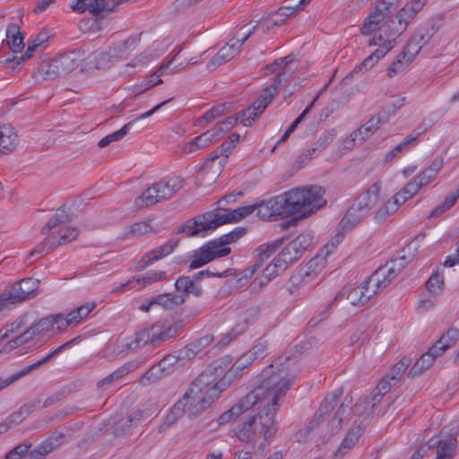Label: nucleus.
Masks as SVG:
<instances>
[{
  "instance_id": "1",
  "label": "nucleus",
  "mask_w": 459,
  "mask_h": 459,
  "mask_svg": "<svg viewBox=\"0 0 459 459\" xmlns=\"http://www.w3.org/2000/svg\"><path fill=\"white\" fill-rule=\"evenodd\" d=\"M325 190L320 186L297 187L286 191L267 201L255 204L257 216L263 221L299 214L284 223L283 228L296 225L299 219L310 216L326 204Z\"/></svg>"
},
{
  "instance_id": "2",
  "label": "nucleus",
  "mask_w": 459,
  "mask_h": 459,
  "mask_svg": "<svg viewBox=\"0 0 459 459\" xmlns=\"http://www.w3.org/2000/svg\"><path fill=\"white\" fill-rule=\"evenodd\" d=\"M294 379L293 375H284L281 369L277 372L273 370L271 373L264 372L261 385L255 387L238 403L231 406V417L246 412L255 404H259V411L264 410V412L266 410L275 408L277 413L281 402L293 385Z\"/></svg>"
},
{
  "instance_id": "3",
  "label": "nucleus",
  "mask_w": 459,
  "mask_h": 459,
  "mask_svg": "<svg viewBox=\"0 0 459 459\" xmlns=\"http://www.w3.org/2000/svg\"><path fill=\"white\" fill-rule=\"evenodd\" d=\"M206 375H199L190 385L183 397L178 400L190 419L202 414L225 390V384L208 385Z\"/></svg>"
},
{
  "instance_id": "4",
  "label": "nucleus",
  "mask_w": 459,
  "mask_h": 459,
  "mask_svg": "<svg viewBox=\"0 0 459 459\" xmlns=\"http://www.w3.org/2000/svg\"><path fill=\"white\" fill-rule=\"evenodd\" d=\"M69 221L70 216L64 209L57 210L55 215L41 230V232L48 234V237L30 252V255L37 254L39 256H43L53 247L75 239L79 234V230L75 227L66 226Z\"/></svg>"
},
{
  "instance_id": "5",
  "label": "nucleus",
  "mask_w": 459,
  "mask_h": 459,
  "mask_svg": "<svg viewBox=\"0 0 459 459\" xmlns=\"http://www.w3.org/2000/svg\"><path fill=\"white\" fill-rule=\"evenodd\" d=\"M264 410L259 411L256 415L248 417V419L238 426L235 430V436L238 439L255 443L258 438L264 437L269 440L278 431V422L275 420L276 409Z\"/></svg>"
},
{
  "instance_id": "6",
  "label": "nucleus",
  "mask_w": 459,
  "mask_h": 459,
  "mask_svg": "<svg viewBox=\"0 0 459 459\" xmlns=\"http://www.w3.org/2000/svg\"><path fill=\"white\" fill-rule=\"evenodd\" d=\"M224 202H226V197L219 201V206L216 209L186 221L181 225L178 233H186L188 237H204L220 226L229 223L230 210L222 206Z\"/></svg>"
},
{
  "instance_id": "7",
  "label": "nucleus",
  "mask_w": 459,
  "mask_h": 459,
  "mask_svg": "<svg viewBox=\"0 0 459 459\" xmlns=\"http://www.w3.org/2000/svg\"><path fill=\"white\" fill-rule=\"evenodd\" d=\"M182 324L180 322L172 325L157 322L151 327L136 332L127 341L126 347L128 350H137L146 345L156 347L161 342L176 337L179 333Z\"/></svg>"
},
{
  "instance_id": "8",
  "label": "nucleus",
  "mask_w": 459,
  "mask_h": 459,
  "mask_svg": "<svg viewBox=\"0 0 459 459\" xmlns=\"http://www.w3.org/2000/svg\"><path fill=\"white\" fill-rule=\"evenodd\" d=\"M31 314H23L0 329V355L7 353L31 341Z\"/></svg>"
},
{
  "instance_id": "9",
  "label": "nucleus",
  "mask_w": 459,
  "mask_h": 459,
  "mask_svg": "<svg viewBox=\"0 0 459 459\" xmlns=\"http://www.w3.org/2000/svg\"><path fill=\"white\" fill-rule=\"evenodd\" d=\"M184 186L185 179L178 176L172 177L167 181L156 182L134 199V206L143 209L170 199Z\"/></svg>"
},
{
  "instance_id": "10",
  "label": "nucleus",
  "mask_w": 459,
  "mask_h": 459,
  "mask_svg": "<svg viewBox=\"0 0 459 459\" xmlns=\"http://www.w3.org/2000/svg\"><path fill=\"white\" fill-rule=\"evenodd\" d=\"M230 233L214 238L204 244L198 249L189 253V268L195 270L210 263L215 258L225 256L230 254Z\"/></svg>"
},
{
  "instance_id": "11",
  "label": "nucleus",
  "mask_w": 459,
  "mask_h": 459,
  "mask_svg": "<svg viewBox=\"0 0 459 459\" xmlns=\"http://www.w3.org/2000/svg\"><path fill=\"white\" fill-rule=\"evenodd\" d=\"M313 236L310 233H301L277 255L276 262L280 268H288L290 264L299 260L303 253L312 245Z\"/></svg>"
},
{
  "instance_id": "12",
  "label": "nucleus",
  "mask_w": 459,
  "mask_h": 459,
  "mask_svg": "<svg viewBox=\"0 0 459 459\" xmlns=\"http://www.w3.org/2000/svg\"><path fill=\"white\" fill-rule=\"evenodd\" d=\"M400 0H380L372 12L365 19L360 28L362 35H369L377 30L378 24L385 19L386 16L396 11Z\"/></svg>"
},
{
  "instance_id": "13",
  "label": "nucleus",
  "mask_w": 459,
  "mask_h": 459,
  "mask_svg": "<svg viewBox=\"0 0 459 459\" xmlns=\"http://www.w3.org/2000/svg\"><path fill=\"white\" fill-rule=\"evenodd\" d=\"M39 284V281L33 278H24L13 283L7 293L0 296L4 299L2 303L5 307L8 300L14 304L36 296Z\"/></svg>"
},
{
  "instance_id": "14",
  "label": "nucleus",
  "mask_w": 459,
  "mask_h": 459,
  "mask_svg": "<svg viewBox=\"0 0 459 459\" xmlns=\"http://www.w3.org/2000/svg\"><path fill=\"white\" fill-rule=\"evenodd\" d=\"M166 278L167 273L165 271L150 270L142 276L135 275L126 281L120 283L111 290V293L115 294L131 290H139L147 285L165 280Z\"/></svg>"
},
{
  "instance_id": "15",
  "label": "nucleus",
  "mask_w": 459,
  "mask_h": 459,
  "mask_svg": "<svg viewBox=\"0 0 459 459\" xmlns=\"http://www.w3.org/2000/svg\"><path fill=\"white\" fill-rule=\"evenodd\" d=\"M409 22L400 11L395 15L389 14L380 22L381 25L378 24L377 29L380 31L378 40L392 39L394 43L395 39L406 30Z\"/></svg>"
},
{
  "instance_id": "16",
  "label": "nucleus",
  "mask_w": 459,
  "mask_h": 459,
  "mask_svg": "<svg viewBox=\"0 0 459 459\" xmlns=\"http://www.w3.org/2000/svg\"><path fill=\"white\" fill-rule=\"evenodd\" d=\"M230 150V143L225 140L222 144L217 148L210 156L208 160L203 165L202 174L208 173L212 169V173L209 178V181H215L221 175L222 169H224L229 163L228 153Z\"/></svg>"
},
{
  "instance_id": "17",
  "label": "nucleus",
  "mask_w": 459,
  "mask_h": 459,
  "mask_svg": "<svg viewBox=\"0 0 459 459\" xmlns=\"http://www.w3.org/2000/svg\"><path fill=\"white\" fill-rule=\"evenodd\" d=\"M78 339H79V337H75V338L66 342L65 343L60 345L59 347L55 349L52 352H50L49 354L45 356L43 359L38 360L37 362H35L30 366L25 367L19 372L13 374L12 376H10L8 377H4V378L0 377V391L2 389L5 388L6 386L10 385L16 380L20 379L21 377L26 376L30 371L39 368L40 366H42L43 364H45L47 362H48L52 358L57 356L65 349L70 348Z\"/></svg>"
},
{
  "instance_id": "18",
  "label": "nucleus",
  "mask_w": 459,
  "mask_h": 459,
  "mask_svg": "<svg viewBox=\"0 0 459 459\" xmlns=\"http://www.w3.org/2000/svg\"><path fill=\"white\" fill-rule=\"evenodd\" d=\"M84 48H78L64 52L55 57L57 64L56 70L59 71L61 76H65L76 68H80L82 72L84 63Z\"/></svg>"
},
{
  "instance_id": "19",
  "label": "nucleus",
  "mask_w": 459,
  "mask_h": 459,
  "mask_svg": "<svg viewBox=\"0 0 459 459\" xmlns=\"http://www.w3.org/2000/svg\"><path fill=\"white\" fill-rule=\"evenodd\" d=\"M230 373V358L224 356L215 360L211 366H209L200 375H206L207 384L217 385L219 383L225 384V390L230 386V380L227 379V376Z\"/></svg>"
},
{
  "instance_id": "20",
  "label": "nucleus",
  "mask_w": 459,
  "mask_h": 459,
  "mask_svg": "<svg viewBox=\"0 0 459 459\" xmlns=\"http://www.w3.org/2000/svg\"><path fill=\"white\" fill-rule=\"evenodd\" d=\"M370 283H373L368 278L363 281L360 286L356 287H345L342 291L336 296L338 299L340 296L346 294V299L353 306H363L365 305L371 297H373L377 290H369Z\"/></svg>"
},
{
  "instance_id": "21",
  "label": "nucleus",
  "mask_w": 459,
  "mask_h": 459,
  "mask_svg": "<svg viewBox=\"0 0 459 459\" xmlns=\"http://www.w3.org/2000/svg\"><path fill=\"white\" fill-rule=\"evenodd\" d=\"M82 72L92 69H104L112 66L116 62L109 48L106 51H91L84 49Z\"/></svg>"
},
{
  "instance_id": "22",
  "label": "nucleus",
  "mask_w": 459,
  "mask_h": 459,
  "mask_svg": "<svg viewBox=\"0 0 459 459\" xmlns=\"http://www.w3.org/2000/svg\"><path fill=\"white\" fill-rule=\"evenodd\" d=\"M170 100H171V99L160 102V104L153 107L152 109L141 114L136 118L129 121L127 124L123 126L119 130L106 135L98 143V146L100 148H104L114 142H117V141L121 140L123 137H125L128 134V132L130 131V129L132 128L133 125L135 122L144 119V118H147V117H150L152 115H153L156 111H158L161 107H163L165 104H167Z\"/></svg>"
},
{
  "instance_id": "23",
  "label": "nucleus",
  "mask_w": 459,
  "mask_h": 459,
  "mask_svg": "<svg viewBox=\"0 0 459 459\" xmlns=\"http://www.w3.org/2000/svg\"><path fill=\"white\" fill-rule=\"evenodd\" d=\"M389 115L385 111H379L374 115L368 121H367L359 129L351 133V137L352 142L359 141L364 142L369 135L373 134L382 125L388 121Z\"/></svg>"
},
{
  "instance_id": "24",
  "label": "nucleus",
  "mask_w": 459,
  "mask_h": 459,
  "mask_svg": "<svg viewBox=\"0 0 459 459\" xmlns=\"http://www.w3.org/2000/svg\"><path fill=\"white\" fill-rule=\"evenodd\" d=\"M178 242L179 241L177 238H169L163 245L159 246L145 253L140 261L141 268L144 269L153 263L161 260L162 258L173 253L177 248Z\"/></svg>"
},
{
  "instance_id": "25",
  "label": "nucleus",
  "mask_w": 459,
  "mask_h": 459,
  "mask_svg": "<svg viewBox=\"0 0 459 459\" xmlns=\"http://www.w3.org/2000/svg\"><path fill=\"white\" fill-rule=\"evenodd\" d=\"M318 257L311 259L307 264V270H300L298 274L290 277V291L293 293L299 286H310L318 282V273L314 269Z\"/></svg>"
},
{
  "instance_id": "26",
  "label": "nucleus",
  "mask_w": 459,
  "mask_h": 459,
  "mask_svg": "<svg viewBox=\"0 0 459 459\" xmlns=\"http://www.w3.org/2000/svg\"><path fill=\"white\" fill-rule=\"evenodd\" d=\"M141 40V34L132 35L125 40H120L109 46V49L115 62H119L128 57Z\"/></svg>"
},
{
  "instance_id": "27",
  "label": "nucleus",
  "mask_w": 459,
  "mask_h": 459,
  "mask_svg": "<svg viewBox=\"0 0 459 459\" xmlns=\"http://www.w3.org/2000/svg\"><path fill=\"white\" fill-rule=\"evenodd\" d=\"M435 444L431 455H436L435 459H452L455 456V451L457 447V438L452 435L445 439L435 437Z\"/></svg>"
},
{
  "instance_id": "28",
  "label": "nucleus",
  "mask_w": 459,
  "mask_h": 459,
  "mask_svg": "<svg viewBox=\"0 0 459 459\" xmlns=\"http://www.w3.org/2000/svg\"><path fill=\"white\" fill-rule=\"evenodd\" d=\"M369 213L370 212L362 209L361 206H359L354 203L347 211L344 217L341 220L338 227L342 230H350L366 219Z\"/></svg>"
},
{
  "instance_id": "29",
  "label": "nucleus",
  "mask_w": 459,
  "mask_h": 459,
  "mask_svg": "<svg viewBox=\"0 0 459 459\" xmlns=\"http://www.w3.org/2000/svg\"><path fill=\"white\" fill-rule=\"evenodd\" d=\"M157 56L158 55L156 53L144 50L134 57L129 63L125 65L121 71V74L124 76H130L145 67L152 60L155 59Z\"/></svg>"
},
{
  "instance_id": "30",
  "label": "nucleus",
  "mask_w": 459,
  "mask_h": 459,
  "mask_svg": "<svg viewBox=\"0 0 459 459\" xmlns=\"http://www.w3.org/2000/svg\"><path fill=\"white\" fill-rule=\"evenodd\" d=\"M342 394L343 390L342 388L327 394L316 412L313 421L316 420L317 423L324 421L325 420V416L336 407Z\"/></svg>"
},
{
  "instance_id": "31",
  "label": "nucleus",
  "mask_w": 459,
  "mask_h": 459,
  "mask_svg": "<svg viewBox=\"0 0 459 459\" xmlns=\"http://www.w3.org/2000/svg\"><path fill=\"white\" fill-rule=\"evenodd\" d=\"M63 437V434L50 436L32 449L29 453L27 459H44L47 455L61 444Z\"/></svg>"
},
{
  "instance_id": "32",
  "label": "nucleus",
  "mask_w": 459,
  "mask_h": 459,
  "mask_svg": "<svg viewBox=\"0 0 459 459\" xmlns=\"http://www.w3.org/2000/svg\"><path fill=\"white\" fill-rule=\"evenodd\" d=\"M398 272L393 266H387L386 264L378 268L373 274L368 277L376 289L381 290L385 289L390 285L394 278L398 275Z\"/></svg>"
},
{
  "instance_id": "33",
  "label": "nucleus",
  "mask_w": 459,
  "mask_h": 459,
  "mask_svg": "<svg viewBox=\"0 0 459 459\" xmlns=\"http://www.w3.org/2000/svg\"><path fill=\"white\" fill-rule=\"evenodd\" d=\"M441 356L434 347L431 346L429 350L417 359L408 372V376L411 378L422 374L425 370L429 369L434 363L436 358Z\"/></svg>"
},
{
  "instance_id": "34",
  "label": "nucleus",
  "mask_w": 459,
  "mask_h": 459,
  "mask_svg": "<svg viewBox=\"0 0 459 459\" xmlns=\"http://www.w3.org/2000/svg\"><path fill=\"white\" fill-rule=\"evenodd\" d=\"M212 340L213 337L212 335L206 334L193 341L188 345L179 350V357L185 360L194 359L198 353L208 347L212 343Z\"/></svg>"
},
{
  "instance_id": "35",
  "label": "nucleus",
  "mask_w": 459,
  "mask_h": 459,
  "mask_svg": "<svg viewBox=\"0 0 459 459\" xmlns=\"http://www.w3.org/2000/svg\"><path fill=\"white\" fill-rule=\"evenodd\" d=\"M17 137V134L12 126H0V155L8 154L16 147Z\"/></svg>"
},
{
  "instance_id": "36",
  "label": "nucleus",
  "mask_w": 459,
  "mask_h": 459,
  "mask_svg": "<svg viewBox=\"0 0 459 459\" xmlns=\"http://www.w3.org/2000/svg\"><path fill=\"white\" fill-rule=\"evenodd\" d=\"M380 183L375 182L362 195H360L354 203L361 206L362 209L370 212L371 209L377 204L379 199Z\"/></svg>"
},
{
  "instance_id": "37",
  "label": "nucleus",
  "mask_w": 459,
  "mask_h": 459,
  "mask_svg": "<svg viewBox=\"0 0 459 459\" xmlns=\"http://www.w3.org/2000/svg\"><path fill=\"white\" fill-rule=\"evenodd\" d=\"M56 67H57V64L55 57L52 59L44 60L38 66L37 71L33 74V77L39 82L53 80L60 77L61 74Z\"/></svg>"
},
{
  "instance_id": "38",
  "label": "nucleus",
  "mask_w": 459,
  "mask_h": 459,
  "mask_svg": "<svg viewBox=\"0 0 459 459\" xmlns=\"http://www.w3.org/2000/svg\"><path fill=\"white\" fill-rule=\"evenodd\" d=\"M54 318L51 316L43 317L38 321H35L34 318L31 319V340L34 337L41 336L46 338H50L55 335V326L53 325Z\"/></svg>"
},
{
  "instance_id": "39",
  "label": "nucleus",
  "mask_w": 459,
  "mask_h": 459,
  "mask_svg": "<svg viewBox=\"0 0 459 459\" xmlns=\"http://www.w3.org/2000/svg\"><path fill=\"white\" fill-rule=\"evenodd\" d=\"M364 429L360 426L351 429L341 443L338 451L334 454V459H341L351 448L354 446Z\"/></svg>"
},
{
  "instance_id": "40",
  "label": "nucleus",
  "mask_w": 459,
  "mask_h": 459,
  "mask_svg": "<svg viewBox=\"0 0 459 459\" xmlns=\"http://www.w3.org/2000/svg\"><path fill=\"white\" fill-rule=\"evenodd\" d=\"M141 361L139 360H132L125 365L118 368L117 370L113 371L111 374L100 380L97 384L98 387H102L106 385H109L113 382H116L121 379L123 377L127 375L130 371L135 369L140 365Z\"/></svg>"
},
{
  "instance_id": "41",
  "label": "nucleus",
  "mask_w": 459,
  "mask_h": 459,
  "mask_svg": "<svg viewBox=\"0 0 459 459\" xmlns=\"http://www.w3.org/2000/svg\"><path fill=\"white\" fill-rule=\"evenodd\" d=\"M458 339L459 330L450 327L432 346L442 355L447 349L455 346Z\"/></svg>"
},
{
  "instance_id": "42",
  "label": "nucleus",
  "mask_w": 459,
  "mask_h": 459,
  "mask_svg": "<svg viewBox=\"0 0 459 459\" xmlns=\"http://www.w3.org/2000/svg\"><path fill=\"white\" fill-rule=\"evenodd\" d=\"M6 43L13 53L21 52L24 48L23 38L17 24L10 23L7 26Z\"/></svg>"
},
{
  "instance_id": "43",
  "label": "nucleus",
  "mask_w": 459,
  "mask_h": 459,
  "mask_svg": "<svg viewBox=\"0 0 459 459\" xmlns=\"http://www.w3.org/2000/svg\"><path fill=\"white\" fill-rule=\"evenodd\" d=\"M295 61L296 58L294 55H288L281 58V70L273 79L275 83L281 86L283 81H287L288 78L294 74L297 68L294 65Z\"/></svg>"
},
{
  "instance_id": "44",
  "label": "nucleus",
  "mask_w": 459,
  "mask_h": 459,
  "mask_svg": "<svg viewBox=\"0 0 459 459\" xmlns=\"http://www.w3.org/2000/svg\"><path fill=\"white\" fill-rule=\"evenodd\" d=\"M257 268H259L258 264H254L252 266L247 267L243 271L231 268V289H239L245 286L247 283L248 279L252 277Z\"/></svg>"
},
{
  "instance_id": "45",
  "label": "nucleus",
  "mask_w": 459,
  "mask_h": 459,
  "mask_svg": "<svg viewBox=\"0 0 459 459\" xmlns=\"http://www.w3.org/2000/svg\"><path fill=\"white\" fill-rule=\"evenodd\" d=\"M384 395L385 394L375 389L370 395L366 396L363 401L354 405V413L356 415L368 413V410L371 411L376 404L381 402Z\"/></svg>"
},
{
  "instance_id": "46",
  "label": "nucleus",
  "mask_w": 459,
  "mask_h": 459,
  "mask_svg": "<svg viewBox=\"0 0 459 459\" xmlns=\"http://www.w3.org/2000/svg\"><path fill=\"white\" fill-rule=\"evenodd\" d=\"M230 106L227 102L215 105L202 117H199V123L203 121H212L213 119L222 118V120L228 121L230 118Z\"/></svg>"
},
{
  "instance_id": "47",
  "label": "nucleus",
  "mask_w": 459,
  "mask_h": 459,
  "mask_svg": "<svg viewBox=\"0 0 459 459\" xmlns=\"http://www.w3.org/2000/svg\"><path fill=\"white\" fill-rule=\"evenodd\" d=\"M185 302V296L178 293H165L152 299V303L160 305L166 309H170L176 305Z\"/></svg>"
},
{
  "instance_id": "48",
  "label": "nucleus",
  "mask_w": 459,
  "mask_h": 459,
  "mask_svg": "<svg viewBox=\"0 0 459 459\" xmlns=\"http://www.w3.org/2000/svg\"><path fill=\"white\" fill-rule=\"evenodd\" d=\"M152 230V225L148 221H138L126 228L122 233V238H134L146 235Z\"/></svg>"
},
{
  "instance_id": "49",
  "label": "nucleus",
  "mask_w": 459,
  "mask_h": 459,
  "mask_svg": "<svg viewBox=\"0 0 459 459\" xmlns=\"http://www.w3.org/2000/svg\"><path fill=\"white\" fill-rule=\"evenodd\" d=\"M96 307L95 302H88L74 310L70 311L66 316L71 326L79 325Z\"/></svg>"
},
{
  "instance_id": "50",
  "label": "nucleus",
  "mask_w": 459,
  "mask_h": 459,
  "mask_svg": "<svg viewBox=\"0 0 459 459\" xmlns=\"http://www.w3.org/2000/svg\"><path fill=\"white\" fill-rule=\"evenodd\" d=\"M352 410V397L345 396L343 402L341 403L336 412L333 415V420L330 421L333 429H340L341 424L345 417H347ZM354 410V407H353Z\"/></svg>"
},
{
  "instance_id": "51",
  "label": "nucleus",
  "mask_w": 459,
  "mask_h": 459,
  "mask_svg": "<svg viewBox=\"0 0 459 459\" xmlns=\"http://www.w3.org/2000/svg\"><path fill=\"white\" fill-rule=\"evenodd\" d=\"M283 243V238L276 239L271 243L261 245L257 249V260L255 264H261L267 260Z\"/></svg>"
},
{
  "instance_id": "52",
  "label": "nucleus",
  "mask_w": 459,
  "mask_h": 459,
  "mask_svg": "<svg viewBox=\"0 0 459 459\" xmlns=\"http://www.w3.org/2000/svg\"><path fill=\"white\" fill-rule=\"evenodd\" d=\"M39 404V400L30 401L22 405L17 411H14L10 415V422L13 424H18L31 414Z\"/></svg>"
},
{
  "instance_id": "53",
  "label": "nucleus",
  "mask_w": 459,
  "mask_h": 459,
  "mask_svg": "<svg viewBox=\"0 0 459 459\" xmlns=\"http://www.w3.org/2000/svg\"><path fill=\"white\" fill-rule=\"evenodd\" d=\"M151 413L147 410H136L132 412L126 423L122 427V431L124 433H129L133 427L137 426L139 423L148 420L151 417Z\"/></svg>"
},
{
  "instance_id": "54",
  "label": "nucleus",
  "mask_w": 459,
  "mask_h": 459,
  "mask_svg": "<svg viewBox=\"0 0 459 459\" xmlns=\"http://www.w3.org/2000/svg\"><path fill=\"white\" fill-rule=\"evenodd\" d=\"M379 45L378 48H377L372 54H370L376 61H378L381 57L385 56L394 47L392 43V39L378 40V38H372L368 46H376Z\"/></svg>"
},
{
  "instance_id": "55",
  "label": "nucleus",
  "mask_w": 459,
  "mask_h": 459,
  "mask_svg": "<svg viewBox=\"0 0 459 459\" xmlns=\"http://www.w3.org/2000/svg\"><path fill=\"white\" fill-rule=\"evenodd\" d=\"M438 30V26H435L434 23L429 26L420 28L415 34L412 36L411 39L415 42L419 43L422 48L429 41L432 36Z\"/></svg>"
},
{
  "instance_id": "56",
  "label": "nucleus",
  "mask_w": 459,
  "mask_h": 459,
  "mask_svg": "<svg viewBox=\"0 0 459 459\" xmlns=\"http://www.w3.org/2000/svg\"><path fill=\"white\" fill-rule=\"evenodd\" d=\"M257 25H255L251 30H245V26L240 28L238 31H237L233 38H231L232 40H236L234 43H231V56H233L235 51L239 50L241 46L247 41V39L252 35V33L256 30Z\"/></svg>"
},
{
  "instance_id": "57",
  "label": "nucleus",
  "mask_w": 459,
  "mask_h": 459,
  "mask_svg": "<svg viewBox=\"0 0 459 459\" xmlns=\"http://www.w3.org/2000/svg\"><path fill=\"white\" fill-rule=\"evenodd\" d=\"M298 9L295 7H287L282 6L280 7L269 19V22L273 26H281L284 23V22L290 17L295 11Z\"/></svg>"
},
{
  "instance_id": "58",
  "label": "nucleus",
  "mask_w": 459,
  "mask_h": 459,
  "mask_svg": "<svg viewBox=\"0 0 459 459\" xmlns=\"http://www.w3.org/2000/svg\"><path fill=\"white\" fill-rule=\"evenodd\" d=\"M247 352L238 358L235 363L231 366V374L235 378L241 377L244 374V370L250 366L254 359Z\"/></svg>"
},
{
  "instance_id": "59",
  "label": "nucleus",
  "mask_w": 459,
  "mask_h": 459,
  "mask_svg": "<svg viewBox=\"0 0 459 459\" xmlns=\"http://www.w3.org/2000/svg\"><path fill=\"white\" fill-rule=\"evenodd\" d=\"M165 376L166 374L164 373V371H162V369L160 368V367H159V364L157 363L143 374V376L140 379V382L143 385H148L157 382Z\"/></svg>"
},
{
  "instance_id": "60",
  "label": "nucleus",
  "mask_w": 459,
  "mask_h": 459,
  "mask_svg": "<svg viewBox=\"0 0 459 459\" xmlns=\"http://www.w3.org/2000/svg\"><path fill=\"white\" fill-rule=\"evenodd\" d=\"M427 0H412L409 4L403 6L400 12L410 22L415 15L423 8Z\"/></svg>"
},
{
  "instance_id": "61",
  "label": "nucleus",
  "mask_w": 459,
  "mask_h": 459,
  "mask_svg": "<svg viewBox=\"0 0 459 459\" xmlns=\"http://www.w3.org/2000/svg\"><path fill=\"white\" fill-rule=\"evenodd\" d=\"M377 62V61H376V59H374V57L371 55H369L360 64L357 65L352 71L349 73V74L344 78V81L349 79L352 80L358 75L364 74L368 69L372 68Z\"/></svg>"
},
{
  "instance_id": "62",
  "label": "nucleus",
  "mask_w": 459,
  "mask_h": 459,
  "mask_svg": "<svg viewBox=\"0 0 459 459\" xmlns=\"http://www.w3.org/2000/svg\"><path fill=\"white\" fill-rule=\"evenodd\" d=\"M377 62V61H376V59H374V57L371 55H369L360 64L357 65L352 71L349 73V74L344 78V81L349 79L352 80L358 75L364 74L368 69L372 68Z\"/></svg>"
},
{
  "instance_id": "63",
  "label": "nucleus",
  "mask_w": 459,
  "mask_h": 459,
  "mask_svg": "<svg viewBox=\"0 0 459 459\" xmlns=\"http://www.w3.org/2000/svg\"><path fill=\"white\" fill-rule=\"evenodd\" d=\"M251 314L252 313L250 311L247 310L238 317L235 325L231 328V340L242 334L247 329L250 323Z\"/></svg>"
},
{
  "instance_id": "64",
  "label": "nucleus",
  "mask_w": 459,
  "mask_h": 459,
  "mask_svg": "<svg viewBox=\"0 0 459 459\" xmlns=\"http://www.w3.org/2000/svg\"><path fill=\"white\" fill-rule=\"evenodd\" d=\"M398 210L397 204L392 200L387 201L375 214V221L377 223L384 222L390 215Z\"/></svg>"
}]
</instances>
